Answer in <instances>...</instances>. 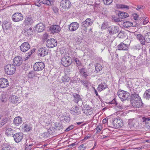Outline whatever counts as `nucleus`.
<instances>
[{
    "label": "nucleus",
    "mask_w": 150,
    "mask_h": 150,
    "mask_svg": "<svg viewBox=\"0 0 150 150\" xmlns=\"http://www.w3.org/2000/svg\"><path fill=\"white\" fill-rule=\"evenodd\" d=\"M112 123L113 127L115 128H120L123 125V123L122 120L119 117L113 119Z\"/></svg>",
    "instance_id": "f257e3e1"
},
{
    "label": "nucleus",
    "mask_w": 150,
    "mask_h": 150,
    "mask_svg": "<svg viewBox=\"0 0 150 150\" xmlns=\"http://www.w3.org/2000/svg\"><path fill=\"white\" fill-rule=\"evenodd\" d=\"M4 70L6 74L8 75H11L15 72L16 69L14 65L9 64L5 66Z\"/></svg>",
    "instance_id": "f03ea898"
},
{
    "label": "nucleus",
    "mask_w": 150,
    "mask_h": 150,
    "mask_svg": "<svg viewBox=\"0 0 150 150\" xmlns=\"http://www.w3.org/2000/svg\"><path fill=\"white\" fill-rule=\"evenodd\" d=\"M130 90L131 93V101L141 98L137 93L136 88L132 87H130Z\"/></svg>",
    "instance_id": "7ed1b4c3"
},
{
    "label": "nucleus",
    "mask_w": 150,
    "mask_h": 150,
    "mask_svg": "<svg viewBox=\"0 0 150 150\" xmlns=\"http://www.w3.org/2000/svg\"><path fill=\"white\" fill-rule=\"evenodd\" d=\"M72 62L70 57L68 56H65L63 57L61 60V63L64 67H68L71 64Z\"/></svg>",
    "instance_id": "20e7f679"
},
{
    "label": "nucleus",
    "mask_w": 150,
    "mask_h": 150,
    "mask_svg": "<svg viewBox=\"0 0 150 150\" xmlns=\"http://www.w3.org/2000/svg\"><path fill=\"white\" fill-rule=\"evenodd\" d=\"M83 111L87 115H91L93 112V108L89 105L86 104L83 107Z\"/></svg>",
    "instance_id": "39448f33"
},
{
    "label": "nucleus",
    "mask_w": 150,
    "mask_h": 150,
    "mask_svg": "<svg viewBox=\"0 0 150 150\" xmlns=\"http://www.w3.org/2000/svg\"><path fill=\"white\" fill-rule=\"evenodd\" d=\"M56 40L53 38H51L47 40L46 45L47 47L50 48L53 47L57 45Z\"/></svg>",
    "instance_id": "423d86ee"
},
{
    "label": "nucleus",
    "mask_w": 150,
    "mask_h": 150,
    "mask_svg": "<svg viewBox=\"0 0 150 150\" xmlns=\"http://www.w3.org/2000/svg\"><path fill=\"white\" fill-rule=\"evenodd\" d=\"M117 94L119 97L122 101L125 100L128 98V93L124 91H120L118 92Z\"/></svg>",
    "instance_id": "0eeeda50"
},
{
    "label": "nucleus",
    "mask_w": 150,
    "mask_h": 150,
    "mask_svg": "<svg viewBox=\"0 0 150 150\" xmlns=\"http://www.w3.org/2000/svg\"><path fill=\"white\" fill-rule=\"evenodd\" d=\"M23 18L22 14L20 13H15L12 16V20L14 22H18L22 21Z\"/></svg>",
    "instance_id": "6e6552de"
},
{
    "label": "nucleus",
    "mask_w": 150,
    "mask_h": 150,
    "mask_svg": "<svg viewBox=\"0 0 150 150\" xmlns=\"http://www.w3.org/2000/svg\"><path fill=\"white\" fill-rule=\"evenodd\" d=\"M132 105L134 107L141 108L142 107L143 103L141 98L131 101Z\"/></svg>",
    "instance_id": "1a4fd4ad"
},
{
    "label": "nucleus",
    "mask_w": 150,
    "mask_h": 150,
    "mask_svg": "<svg viewBox=\"0 0 150 150\" xmlns=\"http://www.w3.org/2000/svg\"><path fill=\"white\" fill-rule=\"evenodd\" d=\"M71 5V2L68 0H63L60 3V6L64 9L69 8Z\"/></svg>",
    "instance_id": "9d476101"
},
{
    "label": "nucleus",
    "mask_w": 150,
    "mask_h": 150,
    "mask_svg": "<svg viewBox=\"0 0 150 150\" xmlns=\"http://www.w3.org/2000/svg\"><path fill=\"white\" fill-rule=\"evenodd\" d=\"M14 140L15 142L18 143L21 141L23 137V134L22 132H18L13 135Z\"/></svg>",
    "instance_id": "9b49d317"
},
{
    "label": "nucleus",
    "mask_w": 150,
    "mask_h": 150,
    "mask_svg": "<svg viewBox=\"0 0 150 150\" xmlns=\"http://www.w3.org/2000/svg\"><path fill=\"white\" fill-rule=\"evenodd\" d=\"M54 128L53 127H50L47 130V132H44L41 135L40 138H47L48 137L50 134H52L55 131Z\"/></svg>",
    "instance_id": "f8f14e48"
},
{
    "label": "nucleus",
    "mask_w": 150,
    "mask_h": 150,
    "mask_svg": "<svg viewBox=\"0 0 150 150\" xmlns=\"http://www.w3.org/2000/svg\"><path fill=\"white\" fill-rule=\"evenodd\" d=\"M142 121L148 129H150V117H144L142 118Z\"/></svg>",
    "instance_id": "ddd939ff"
},
{
    "label": "nucleus",
    "mask_w": 150,
    "mask_h": 150,
    "mask_svg": "<svg viewBox=\"0 0 150 150\" xmlns=\"http://www.w3.org/2000/svg\"><path fill=\"white\" fill-rule=\"evenodd\" d=\"M129 46V45L122 42L117 46V48L120 50L127 51L128 50Z\"/></svg>",
    "instance_id": "4468645a"
},
{
    "label": "nucleus",
    "mask_w": 150,
    "mask_h": 150,
    "mask_svg": "<svg viewBox=\"0 0 150 150\" xmlns=\"http://www.w3.org/2000/svg\"><path fill=\"white\" fill-rule=\"evenodd\" d=\"M30 45L27 42L23 43L20 47L21 51L24 52L28 50L30 48Z\"/></svg>",
    "instance_id": "2eb2a0df"
},
{
    "label": "nucleus",
    "mask_w": 150,
    "mask_h": 150,
    "mask_svg": "<svg viewBox=\"0 0 150 150\" xmlns=\"http://www.w3.org/2000/svg\"><path fill=\"white\" fill-rule=\"evenodd\" d=\"M79 24L77 22H73L70 24L69 26V29L71 31L76 30L79 28Z\"/></svg>",
    "instance_id": "dca6fc26"
},
{
    "label": "nucleus",
    "mask_w": 150,
    "mask_h": 150,
    "mask_svg": "<svg viewBox=\"0 0 150 150\" xmlns=\"http://www.w3.org/2000/svg\"><path fill=\"white\" fill-rule=\"evenodd\" d=\"M9 85L8 80L4 78L0 79V87L2 88H6Z\"/></svg>",
    "instance_id": "f3484780"
},
{
    "label": "nucleus",
    "mask_w": 150,
    "mask_h": 150,
    "mask_svg": "<svg viewBox=\"0 0 150 150\" xmlns=\"http://www.w3.org/2000/svg\"><path fill=\"white\" fill-rule=\"evenodd\" d=\"M119 29L118 27L112 26L109 28L108 31L111 35L117 33L119 31Z\"/></svg>",
    "instance_id": "a211bd4d"
},
{
    "label": "nucleus",
    "mask_w": 150,
    "mask_h": 150,
    "mask_svg": "<svg viewBox=\"0 0 150 150\" xmlns=\"http://www.w3.org/2000/svg\"><path fill=\"white\" fill-rule=\"evenodd\" d=\"M2 27L4 30H9L12 28L11 23L7 21H4L2 23Z\"/></svg>",
    "instance_id": "6ab92c4d"
},
{
    "label": "nucleus",
    "mask_w": 150,
    "mask_h": 150,
    "mask_svg": "<svg viewBox=\"0 0 150 150\" xmlns=\"http://www.w3.org/2000/svg\"><path fill=\"white\" fill-rule=\"evenodd\" d=\"M51 32L53 33H58L61 30L60 27L57 25H53L50 27Z\"/></svg>",
    "instance_id": "aec40b11"
},
{
    "label": "nucleus",
    "mask_w": 150,
    "mask_h": 150,
    "mask_svg": "<svg viewBox=\"0 0 150 150\" xmlns=\"http://www.w3.org/2000/svg\"><path fill=\"white\" fill-rule=\"evenodd\" d=\"M23 60L22 58L20 57H16L13 59L14 65L15 66H19L22 63Z\"/></svg>",
    "instance_id": "412c9836"
},
{
    "label": "nucleus",
    "mask_w": 150,
    "mask_h": 150,
    "mask_svg": "<svg viewBox=\"0 0 150 150\" xmlns=\"http://www.w3.org/2000/svg\"><path fill=\"white\" fill-rule=\"evenodd\" d=\"M19 99V97L14 95H11L10 96L9 100L11 103H17L19 102L18 101Z\"/></svg>",
    "instance_id": "4be33fe9"
},
{
    "label": "nucleus",
    "mask_w": 150,
    "mask_h": 150,
    "mask_svg": "<svg viewBox=\"0 0 150 150\" xmlns=\"http://www.w3.org/2000/svg\"><path fill=\"white\" fill-rule=\"evenodd\" d=\"M137 38L141 44L143 45H145L146 44V40L145 35L143 36L142 35L139 34L137 35Z\"/></svg>",
    "instance_id": "5701e85b"
},
{
    "label": "nucleus",
    "mask_w": 150,
    "mask_h": 150,
    "mask_svg": "<svg viewBox=\"0 0 150 150\" xmlns=\"http://www.w3.org/2000/svg\"><path fill=\"white\" fill-rule=\"evenodd\" d=\"M39 3L38 4V7L40 6V3L49 6L52 5L53 4V0H38Z\"/></svg>",
    "instance_id": "b1692460"
},
{
    "label": "nucleus",
    "mask_w": 150,
    "mask_h": 150,
    "mask_svg": "<svg viewBox=\"0 0 150 150\" xmlns=\"http://www.w3.org/2000/svg\"><path fill=\"white\" fill-rule=\"evenodd\" d=\"M70 112L72 114L74 115H78L81 113V111L78 107L76 106L71 110Z\"/></svg>",
    "instance_id": "393cba45"
},
{
    "label": "nucleus",
    "mask_w": 150,
    "mask_h": 150,
    "mask_svg": "<svg viewBox=\"0 0 150 150\" xmlns=\"http://www.w3.org/2000/svg\"><path fill=\"white\" fill-rule=\"evenodd\" d=\"M138 122L134 119H129L128 121V125L129 127L131 128L133 127H135Z\"/></svg>",
    "instance_id": "a878e982"
},
{
    "label": "nucleus",
    "mask_w": 150,
    "mask_h": 150,
    "mask_svg": "<svg viewBox=\"0 0 150 150\" xmlns=\"http://www.w3.org/2000/svg\"><path fill=\"white\" fill-rule=\"evenodd\" d=\"M24 34L27 36H29L33 33V30L32 28H25L24 30Z\"/></svg>",
    "instance_id": "bb28decb"
},
{
    "label": "nucleus",
    "mask_w": 150,
    "mask_h": 150,
    "mask_svg": "<svg viewBox=\"0 0 150 150\" xmlns=\"http://www.w3.org/2000/svg\"><path fill=\"white\" fill-rule=\"evenodd\" d=\"M33 23V21L30 16L27 17L25 19L24 22V24L26 25L31 24Z\"/></svg>",
    "instance_id": "cd10ccee"
},
{
    "label": "nucleus",
    "mask_w": 150,
    "mask_h": 150,
    "mask_svg": "<svg viewBox=\"0 0 150 150\" xmlns=\"http://www.w3.org/2000/svg\"><path fill=\"white\" fill-rule=\"evenodd\" d=\"M48 52L47 50L43 48H40L38 50V55H39L41 57L45 56V55H47Z\"/></svg>",
    "instance_id": "c85d7f7f"
},
{
    "label": "nucleus",
    "mask_w": 150,
    "mask_h": 150,
    "mask_svg": "<svg viewBox=\"0 0 150 150\" xmlns=\"http://www.w3.org/2000/svg\"><path fill=\"white\" fill-rule=\"evenodd\" d=\"M22 120L20 117H15L13 120V124L16 126H18L22 123Z\"/></svg>",
    "instance_id": "c756f323"
},
{
    "label": "nucleus",
    "mask_w": 150,
    "mask_h": 150,
    "mask_svg": "<svg viewBox=\"0 0 150 150\" xmlns=\"http://www.w3.org/2000/svg\"><path fill=\"white\" fill-rule=\"evenodd\" d=\"M108 88V85L105 83H101L100 84L97 88L98 91L100 92L103 91L104 90Z\"/></svg>",
    "instance_id": "7c9ffc66"
},
{
    "label": "nucleus",
    "mask_w": 150,
    "mask_h": 150,
    "mask_svg": "<svg viewBox=\"0 0 150 150\" xmlns=\"http://www.w3.org/2000/svg\"><path fill=\"white\" fill-rule=\"evenodd\" d=\"M74 97L73 101L77 103H78L79 101L81 100V98L79 95L76 93H74L73 94Z\"/></svg>",
    "instance_id": "2f4dec72"
},
{
    "label": "nucleus",
    "mask_w": 150,
    "mask_h": 150,
    "mask_svg": "<svg viewBox=\"0 0 150 150\" xmlns=\"http://www.w3.org/2000/svg\"><path fill=\"white\" fill-rule=\"evenodd\" d=\"M143 97L147 100L150 99V89L146 90L144 94Z\"/></svg>",
    "instance_id": "473e14b6"
},
{
    "label": "nucleus",
    "mask_w": 150,
    "mask_h": 150,
    "mask_svg": "<svg viewBox=\"0 0 150 150\" xmlns=\"http://www.w3.org/2000/svg\"><path fill=\"white\" fill-rule=\"evenodd\" d=\"M6 130L5 134L8 136H11L13 134L14 131L11 128H8L6 127Z\"/></svg>",
    "instance_id": "72a5a7b5"
},
{
    "label": "nucleus",
    "mask_w": 150,
    "mask_h": 150,
    "mask_svg": "<svg viewBox=\"0 0 150 150\" xmlns=\"http://www.w3.org/2000/svg\"><path fill=\"white\" fill-rule=\"evenodd\" d=\"M1 150H10V146L7 143H4L1 146Z\"/></svg>",
    "instance_id": "f704fd0d"
},
{
    "label": "nucleus",
    "mask_w": 150,
    "mask_h": 150,
    "mask_svg": "<svg viewBox=\"0 0 150 150\" xmlns=\"http://www.w3.org/2000/svg\"><path fill=\"white\" fill-rule=\"evenodd\" d=\"M23 127V129H24V131L25 132H28L31 129V127H30L29 125L27 124H23L22 125Z\"/></svg>",
    "instance_id": "c9c22d12"
},
{
    "label": "nucleus",
    "mask_w": 150,
    "mask_h": 150,
    "mask_svg": "<svg viewBox=\"0 0 150 150\" xmlns=\"http://www.w3.org/2000/svg\"><path fill=\"white\" fill-rule=\"evenodd\" d=\"M89 26L88 24L85 21H83L81 23V28L83 29L86 32L87 30V27Z\"/></svg>",
    "instance_id": "e433bc0d"
},
{
    "label": "nucleus",
    "mask_w": 150,
    "mask_h": 150,
    "mask_svg": "<svg viewBox=\"0 0 150 150\" xmlns=\"http://www.w3.org/2000/svg\"><path fill=\"white\" fill-rule=\"evenodd\" d=\"M79 82L86 88H88L89 83V82L87 80H81L79 81Z\"/></svg>",
    "instance_id": "4c0bfd02"
},
{
    "label": "nucleus",
    "mask_w": 150,
    "mask_h": 150,
    "mask_svg": "<svg viewBox=\"0 0 150 150\" xmlns=\"http://www.w3.org/2000/svg\"><path fill=\"white\" fill-rule=\"evenodd\" d=\"M80 72L81 74H82L83 76L86 78L88 75V73L86 71V70L85 69H81L80 71Z\"/></svg>",
    "instance_id": "58836bf2"
},
{
    "label": "nucleus",
    "mask_w": 150,
    "mask_h": 150,
    "mask_svg": "<svg viewBox=\"0 0 150 150\" xmlns=\"http://www.w3.org/2000/svg\"><path fill=\"white\" fill-rule=\"evenodd\" d=\"M45 26L42 23H38V32L43 31L45 29Z\"/></svg>",
    "instance_id": "ea45409f"
},
{
    "label": "nucleus",
    "mask_w": 150,
    "mask_h": 150,
    "mask_svg": "<svg viewBox=\"0 0 150 150\" xmlns=\"http://www.w3.org/2000/svg\"><path fill=\"white\" fill-rule=\"evenodd\" d=\"M54 129L56 130H60L62 129L63 126L60 123L57 122L55 123Z\"/></svg>",
    "instance_id": "a19ab883"
},
{
    "label": "nucleus",
    "mask_w": 150,
    "mask_h": 150,
    "mask_svg": "<svg viewBox=\"0 0 150 150\" xmlns=\"http://www.w3.org/2000/svg\"><path fill=\"white\" fill-rule=\"evenodd\" d=\"M123 25L124 27L128 28L132 26L133 24L129 21H126L123 23Z\"/></svg>",
    "instance_id": "79ce46f5"
},
{
    "label": "nucleus",
    "mask_w": 150,
    "mask_h": 150,
    "mask_svg": "<svg viewBox=\"0 0 150 150\" xmlns=\"http://www.w3.org/2000/svg\"><path fill=\"white\" fill-rule=\"evenodd\" d=\"M95 71L97 72L101 71L103 68L102 66L99 64H95Z\"/></svg>",
    "instance_id": "37998d69"
},
{
    "label": "nucleus",
    "mask_w": 150,
    "mask_h": 150,
    "mask_svg": "<svg viewBox=\"0 0 150 150\" xmlns=\"http://www.w3.org/2000/svg\"><path fill=\"white\" fill-rule=\"evenodd\" d=\"M45 65L42 62H38V71L42 70L44 69Z\"/></svg>",
    "instance_id": "c03bdc74"
},
{
    "label": "nucleus",
    "mask_w": 150,
    "mask_h": 150,
    "mask_svg": "<svg viewBox=\"0 0 150 150\" xmlns=\"http://www.w3.org/2000/svg\"><path fill=\"white\" fill-rule=\"evenodd\" d=\"M145 38L146 42L150 43V32H148L145 34Z\"/></svg>",
    "instance_id": "a18cd8bd"
},
{
    "label": "nucleus",
    "mask_w": 150,
    "mask_h": 150,
    "mask_svg": "<svg viewBox=\"0 0 150 150\" xmlns=\"http://www.w3.org/2000/svg\"><path fill=\"white\" fill-rule=\"evenodd\" d=\"M116 7L118 8H126L129 9V6H128L122 4H117Z\"/></svg>",
    "instance_id": "49530a36"
},
{
    "label": "nucleus",
    "mask_w": 150,
    "mask_h": 150,
    "mask_svg": "<svg viewBox=\"0 0 150 150\" xmlns=\"http://www.w3.org/2000/svg\"><path fill=\"white\" fill-rule=\"evenodd\" d=\"M89 26L91 25L93 22V20L90 18L86 19L85 21Z\"/></svg>",
    "instance_id": "de8ad7c7"
},
{
    "label": "nucleus",
    "mask_w": 150,
    "mask_h": 150,
    "mask_svg": "<svg viewBox=\"0 0 150 150\" xmlns=\"http://www.w3.org/2000/svg\"><path fill=\"white\" fill-rule=\"evenodd\" d=\"M128 14L125 12L121 13L119 15L120 17L122 18L128 17Z\"/></svg>",
    "instance_id": "09e8293b"
},
{
    "label": "nucleus",
    "mask_w": 150,
    "mask_h": 150,
    "mask_svg": "<svg viewBox=\"0 0 150 150\" xmlns=\"http://www.w3.org/2000/svg\"><path fill=\"white\" fill-rule=\"evenodd\" d=\"M8 121V119L5 118L2 120L0 123V127H1L3 125L6 124Z\"/></svg>",
    "instance_id": "8fccbe9b"
},
{
    "label": "nucleus",
    "mask_w": 150,
    "mask_h": 150,
    "mask_svg": "<svg viewBox=\"0 0 150 150\" xmlns=\"http://www.w3.org/2000/svg\"><path fill=\"white\" fill-rule=\"evenodd\" d=\"M36 75L34 73L33 71H31L28 74V76L29 78H32L34 76H36Z\"/></svg>",
    "instance_id": "3c124183"
},
{
    "label": "nucleus",
    "mask_w": 150,
    "mask_h": 150,
    "mask_svg": "<svg viewBox=\"0 0 150 150\" xmlns=\"http://www.w3.org/2000/svg\"><path fill=\"white\" fill-rule=\"evenodd\" d=\"M113 0H103L104 3L106 5H110L112 2Z\"/></svg>",
    "instance_id": "603ef678"
},
{
    "label": "nucleus",
    "mask_w": 150,
    "mask_h": 150,
    "mask_svg": "<svg viewBox=\"0 0 150 150\" xmlns=\"http://www.w3.org/2000/svg\"><path fill=\"white\" fill-rule=\"evenodd\" d=\"M74 127V126L73 125H71L68 127L65 130V132H68L70 130L73 129Z\"/></svg>",
    "instance_id": "864d4df0"
},
{
    "label": "nucleus",
    "mask_w": 150,
    "mask_h": 150,
    "mask_svg": "<svg viewBox=\"0 0 150 150\" xmlns=\"http://www.w3.org/2000/svg\"><path fill=\"white\" fill-rule=\"evenodd\" d=\"M48 35L47 33H45L43 35L42 38L43 40H45L48 38Z\"/></svg>",
    "instance_id": "5fc2aeb1"
},
{
    "label": "nucleus",
    "mask_w": 150,
    "mask_h": 150,
    "mask_svg": "<svg viewBox=\"0 0 150 150\" xmlns=\"http://www.w3.org/2000/svg\"><path fill=\"white\" fill-rule=\"evenodd\" d=\"M74 61L76 63L77 65L78 66H79L81 65V62L79 60L78 58H76L74 59Z\"/></svg>",
    "instance_id": "6e6d98bb"
},
{
    "label": "nucleus",
    "mask_w": 150,
    "mask_h": 150,
    "mask_svg": "<svg viewBox=\"0 0 150 150\" xmlns=\"http://www.w3.org/2000/svg\"><path fill=\"white\" fill-rule=\"evenodd\" d=\"M45 117L44 116H42L41 117H40V124H44V123H45V120H44L43 121V122H42V119H44V118H45Z\"/></svg>",
    "instance_id": "4d7b16f0"
},
{
    "label": "nucleus",
    "mask_w": 150,
    "mask_h": 150,
    "mask_svg": "<svg viewBox=\"0 0 150 150\" xmlns=\"http://www.w3.org/2000/svg\"><path fill=\"white\" fill-rule=\"evenodd\" d=\"M101 129L102 127L101 126H98L96 128V132L98 133V132H100L101 130Z\"/></svg>",
    "instance_id": "13d9d810"
},
{
    "label": "nucleus",
    "mask_w": 150,
    "mask_h": 150,
    "mask_svg": "<svg viewBox=\"0 0 150 150\" xmlns=\"http://www.w3.org/2000/svg\"><path fill=\"white\" fill-rule=\"evenodd\" d=\"M78 148L79 150H84L86 149V147L84 144H82L80 145Z\"/></svg>",
    "instance_id": "bf43d9fd"
},
{
    "label": "nucleus",
    "mask_w": 150,
    "mask_h": 150,
    "mask_svg": "<svg viewBox=\"0 0 150 150\" xmlns=\"http://www.w3.org/2000/svg\"><path fill=\"white\" fill-rule=\"evenodd\" d=\"M38 62H36L33 66V70L34 71V72L35 71H38Z\"/></svg>",
    "instance_id": "052dcab7"
},
{
    "label": "nucleus",
    "mask_w": 150,
    "mask_h": 150,
    "mask_svg": "<svg viewBox=\"0 0 150 150\" xmlns=\"http://www.w3.org/2000/svg\"><path fill=\"white\" fill-rule=\"evenodd\" d=\"M107 28V24L105 23H103L102 25L101 28L103 29H105Z\"/></svg>",
    "instance_id": "680f3d73"
},
{
    "label": "nucleus",
    "mask_w": 150,
    "mask_h": 150,
    "mask_svg": "<svg viewBox=\"0 0 150 150\" xmlns=\"http://www.w3.org/2000/svg\"><path fill=\"white\" fill-rule=\"evenodd\" d=\"M116 107L117 108L119 109H122L123 108V107L122 105H120V104L117 103L115 105Z\"/></svg>",
    "instance_id": "e2e57ef3"
},
{
    "label": "nucleus",
    "mask_w": 150,
    "mask_h": 150,
    "mask_svg": "<svg viewBox=\"0 0 150 150\" xmlns=\"http://www.w3.org/2000/svg\"><path fill=\"white\" fill-rule=\"evenodd\" d=\"M117 101H116V99L114 98L111 102H110V103L111 104H115V105L117 103Z\"/></svg>",
    "instance_id": "0e129e2a"
},
{
    "label": "nucleus",
    "mask_w": 150,
    "mask_h": 150,
    "mask_svg": "<svg viewBox=\"0 0 150 150\" xmlns=\"http://www.w3.org/2000/svg\"><path fill=\"white\" fill-rule=\"evenodd\" d=\"M52 9L54 12L57 13L58 11V8L55 7H53L52 8Z\"/></svg>",
    "instance_id": "69168bd1"
},
{
    "label": "nucleus",
    "mask_w": 150,
    "mask_h": 150,
    "mask_svg": "<svg viewBox=\"0 0 150 150\" xmlns=\"http://www.w3.org/2000/svg\"><path fill=\"white\" fill-rule=\"evenodd\" d=\"M35 48H33V50H31L30 51L31 52H29L28 53L29 54H28V56L30 57L31 56V54L35 52Z\"/></svg>",
    "instance_id": "338daca9"
},
{
    "label": "nucleus",
    "mask_w": 150,
    "mask_h": 150,
    "mask_svg": "<svg viewBox=\"0 0 150 150\" xmlns=\"http://www.w3.org/2000/svg\"><path fill=\"white\" fill-rule=\"evenodd\" d=\"M1 97H2V99H1V101L2 102H4L5 101V96L4 95H1Z\"/></svg>",
    "instance_id": "774afa93"
}]
</instances>
